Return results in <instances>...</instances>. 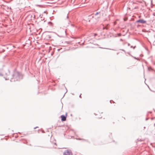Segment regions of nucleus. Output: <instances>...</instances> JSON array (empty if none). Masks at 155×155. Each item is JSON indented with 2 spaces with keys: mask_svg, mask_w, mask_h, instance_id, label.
Returning <instances> with one entry per match:
<instances>
[{
  "mask_svg": "<svg viewBox=\"0 0 155 155\" xmlns=\"http://www.w3.org/2000/svg\"><path fill=\"white\" fill-rule=\"evenodd\" d=\"M127 45L128 46H130V44L129 43H128Z\"/></svg>",
  "mask_w": 155,
  "mask_h": 155,
  "instance_id": "nucleus-18",
  "label": "nucleus"
},
{
  "mask_svg": "<svg viewBox=\"0 0 155 155\" xmlns=\"http://www.w3.org/2000/svg\"><path fill=\"white\" fill-rule=\"evenodd\" d=\"M148 69L150 71V70H152V69L151 68H148Z\"/></svg>",
  "mask_w": 155,
  "mask_h": 155,
  "instance_id": "nucleus-11",
  "label": "nucleus"
},
{
  "mask_svg": "<svg viewBox=\"0 0 155 155\" xmlns=\"http://www.w3.org/2000/svg\"><path fill=\"white\" fill-rule=\"evenodd\" d=\"M111 101H110V103H111Z\"/></svg>",
  "mask_w": 155,
  "mask_h": 155,
  "instance_id": "nucleus-34",
  "label": "nucleus"
},
{
  "mask_svg": "<svg viewBox=\"0 0 155 155\" xmlns=\"http://www.w3.org/2000/svg\"><path fill=\"white\" fill-rule=\"evenodd\" d=\"M48 37L49 38H51V36L49 35H48Z\"/></svg>",
  "mask_w": 155,
  "mask_h": 155,
  "instance_id": "nucleus-17",
  "label": "nucleus"
},
{
  "mask_svg": "<svg viewBox=\"0 0 155 155\" xmlns=\"http://www.w3.org/2000/svg\"><path fill=\"white\" fill-rule=\"evenodd\" d=\"M38 127H34V129H35L36 128H38Z\"/></svg>",
  "mask_w": 155,
  "mask_h": 155,
  "instance_id": "nucleus-15",
  "label": "nucleus"
},
{
  "mask_svg": "<svg viewBox=\"0 0 155 155\" xmlns=\"http://www.w3.org/2000/svg\"><path fill=\"white\" fill-rule=\"evenodd\" d=\"M93 18V16H91V15H89L88 16V18H87V20L89 22L90 21V20L92 18Z\"/></svg>",
  "mask_w": 155,
  "mask_h": 155,
  "instance_id": "nucleus-5",
  "label": "nucleus"
},
{
  "mask_svg": "<svg viewBox=\"0 0 155 155\" xmlns=\"http://www.w3.org/2000/svg\"><path fill=\"white\" fill-rule=\"evenodd\" d=\"M134 58L135 59H137V58H136L135 57H134Z\"/></svg>",
  "mask_w": 155,
  "mask_h": 155,
  "instance_id": "nucleus-22",
  "label": "nucleus"
},
{
  "mask_svg": "<svg viewBox=\"0 0 155 155\" xmlns=\"http://www.w3.org/2000/svg\"><path fill=\"white\" fill-rule=\"evenodd\" d=\"M105 28H106V30H107L108 29V28H107V27H106V28H103V29H104Z\"/></svg>",
  "mask_w": 155,
  "mask_h": 155,
  "instance_id": "nucleus-14",
  "label": "nucleus"
},
{
  "mask_svg": "<svg viewBox=\"0 0 155 155\" xmlns=\"http://www.w3.org/2000/svg\"><path fill=\"white\" fill-rule=\"evenodd\" d=\"M72 152L70 150H67L64 151L63 153V155H72Z\"/></svg>",
  "mask_w": 155,
  "mask_h": 155,
  "instance_id": "nucleus-2",
  "label": "nucleus"
},
{
  "mask_svg": "<svg viewBox=\"0 0 155 155\" xmlns=\"http://www.w3.org/2000/svg\"><path fill=\"white\" fill-rule=\"evenodd\" d=\"M36 6L37 7H39L40 8H42L43 7L42 5H36Z\"/></svg>",
  "mask_w": 155,
  "mask_h": 155,
  "instance_id": "nucleus-7",
  "label": "nucleus"
},
{
  "mask_svg": "<svg viewBox=\"0 0 155 155\" xmlns=\"http://www.w3.org/2000/svg\"><path fill=\"white\" fill-rule=\"evenodd\" d=\"M49 23H51V24H52V23L51 22H49Z\"/></svg>",
  "mask_w": 155,
  "mask_h": 155,
  "instance_id": "nucleus-27",
  "label": "nucleus"
},
{
  "mask_svg": "<svg viewBox=\"0 0 155 155\" xmlns=\"http://www.w3.org/2000/svg\"><path fill=\"white\" fill-rule=\"evenodd\" d=\"M135 47H136V46H135L134 47H133L132 46H131L130 47V48H133L134 49Z\"/></svg>",
  "mask_w": 155,
  "mask_h": 155,
  "instance_id": "nucleus-12",
  "label": "nucleus"
},
{
  "mask_svg": "<svg viewBox=\"0 0 155 155\" xmlns=\"http://www.w3.org/2000/svg\"><path fill=\"white\" fill-rule=\"evenodd\" d=\"M151 38L153 41H155V36L154 35H153L151 37Z\"/></svg>",
  "mask_w": 155,
  "mask_h": 155,
  "instance_id": "nucleus-6",
  "label": "nucleus"
},
{
  "mask_svg": "<svg viewBox=\"0 0 155 155\" xmlns=\"http://www.w3.org/2000/svg\"><path fill=\"white\" fill-rule=\"evenodd\" d=\"M100 18V16H99V17H98V18Z\"/></svg>",
  "mask_w": 155,
  "mask_h": 155,
  "instance_id": "nucleus-32",
  "label": "nucleus"
},
{
  "mask_svg": "<svg viewBox=\"0 0 155 155\" xmlns=\"http://www.w3.org/2000/svg\"><path fill=\"white\" fill-rule=\"evenodd\" d=\"M64 32H65L66 33V31H64Z\"/></svg>",
  "mask_w": 155,
  "mask_h": 155,
  "instance_id": "nucleus-29",
  "label": "nucleus"
},
{
  "mask_svg": "<svg viewBox=\"0 0 155 155\" xmlns=\"http://www.w3.org/2000/svg\"><path fill=\"white\" fill-rule=\"evenodd\" d=\"M145 127H144V129H145Z\"/></svg>",
  "mask_w": 155,
  "mask_h": 155,
  "instance_id": "nucleus-31",
  "label": "nucleus"
},
{
  "mask_svg": "<svg viewBox=\"0 0 155 155\" xmlns=\"http://www.w3.org/2000/svg\"><path fill=\"white\" fill-rule=\"evenodd\" d=\"M154 126H155V123L154 124Z\"/></svg>",
  "mask_w": 155,
  "mask_h": 155,
  "instance_id": "nucleus-33",
  "label": "nucleus"
},
{
  "mask_svg": "<svg viewBox=\"0 0 155 155\" xmlns=\"http://www.w3.org/2000/svg\"><path fill=\"white\" fill-rule=\"evenodd\" d=\"M127 53H128V54L130 55V53H129V52H127Z\"/></svg>",
  "mask_w": 155,
  "mask_h": 155,
  "instance_id": "nucleus-26",
  "label": "nucleus"
},
{
  "mask_svg": "<svg viewBox=\"0 0 155 155\" xmlns=\"http://www.w3.org/2000/svg\"><path fill=\"white\" fill-rule=\"evenodd\" d=\"M104 48V49H107V48Z\"/></svg>",
  "mask_w": 155,
  "mask_h": 155,
  "instance_id": "nucleus-24",
  "label": "nucleus"
},
{
  "mask_svg": "<svg viewBox=\"0 0 155 155\" xmlns=\"http://www.w3.org/2000/svg\"><path fill=\"white\" fill-rule=\"evenodd\" d=\"M117 35L118 36H120L121 35V33H118L117 34Z\"/></svg>",
  "mask_w": 155,
  "mask_h": 155,
  "instance_id": "nucleus-9",
  "label": "nucleus"
},
{
  "mask_svg": "<svg viewBox=\"0 0 155 155\" xmlns=\"http://www.w3.org/2000/svg\"><path fill=\"white\" fill-rule=\"evenodd\" d=\"M120 50L122 51H124L125 52V51L124 49H120Z\"/></svg>",
  "mask_w": 155,
  "mask_h": 155,
  "instance_id": "nucleus-13",
  "label": "nucleus"
},
{
  "mask_svg": "<svg viewBox=\"0 0 155 155\" xmlns=\"http://www.w3.org/2000/svg\"><path fill=\"white\" fill-rule=\"evenodd\" d=\"M78 140H83V141H86V140H85V139H84L78 138Z\"/></svg>",
  "mask_w": 155,
  "mask_h": 155,
  "instance_id": "nucleus-8",
  "label": "nucleus"
},
{
  "mask_svg": "<svg viewBox=\"0 0 155 155\" xmlns=\"http://www.w3.org/2000/svg\"><path fill=\"white\" fill-rule=\"evenodd\" d=\"M67 114H66V115L64 116L63 115H62L61 116V120L62 121H64L66 120L67 116Z\"/></svg>",
  "mask_w": 155,
  "mask_h": 155,
  "instance_id": "nucleus-4",
  "label": "nucleus"
},
{
  "mask_svg": "<svg viewBox=\"0 0 155 155\" xmlns=\"http://www.w3.org/2000/svg\"><path fill=\"white\" fill-rule=\"evenodd\" d=\"M100 12H96L95 14V15H98L99 14V13H100Z\"/></svg>",
  "mask_w": 155,
  "mask_h": 155,
  "instance_id": "nucleus-10",
  "label": "nucleus"
},
{
  "mask_svg": "<svg viewBox=\"0 0 155 155\" xmlns=\"http://www.w3.org/2000/svg\"><path fill=\"white\" fill-rule=\"evenodd\" d=\"M120 41H123V40L122 39H120Z\"/></svg>",
  "mask_w": 155,
  "mask_h": 155,
  "instance_id": "nucleus-19",
  "label": "nucleus"
},
{
  "mask_svg": "<svg viewBox=\"0 0 155 155\" xmlns=\"http://www.w3.org/2000/svg\"><path fill=\"white\" fill-rule=\"evenodd\" d=\"M49 33L48 32H47L45 33V34H49Z\"/></svg>",
  "mask_w": 155,
  "mask_h": 155,
  "instance_id": "nucleus-20",
  "label": "nucleus"
},
{
  "mask_svg": "<svg viewBox=\"0 0 155 155\" xmlns=\"http://www.w3.org/2000/svg\"><path fill=\"white\" fill-rule=\"evenodd\" d=\"M68 18V15H67V18Z\"/></svg>",
  "mask_w": 155,
  "mask_h": 155,
  "instance_id": "nucleus-23",
  "label": "nucleus"
},
{
  "mask_svg": "<svg viewBox=\"0 0 155 155\" xmlns=\"http://www.w3.org/2000/svg\"><path fill=\"white\" fill-rule=\"evenodd\" d=\"M3 74H1L0 73V76H3Z\"/></svg>",
  "mask_w": 155,
  "mask_h": 155,
  "instance_id": "nucleus-21",
  "label": "nucleus"
},
{
  "mask_svg": "<svg viewBox=\"0 0 155 155\" xmlns=\"http://www.w3.org/2000/svg\"><path fill=\"white\" fill-rule=\"evenodd\" d=\"M22 77L20 73L16 71H14L12 75L9 74L8 76V77H5V80H6L10 79L11 82L19 81L22 79Z\"/></svg>",
  "mask_w": 155,
  "mask_h": 155,
  "instance_id": "nucleus-1",
  "label": "nucleus"
},
{
  "mask_svg": "<svg viewBox=\"0 0 155 155\" xmlns=\"http://www.w3.org/2000/svg\"><path fill=\"white\" fill-rule=\"evenodd\" d=\"M148 118H146V120H148Z\"/></svg>",
  "mask_w": 155,
  "mask_h": 155,
  "instance_id": "nucleus-28",
  "label": "nucleus"
},
{
  "mask_svg": "<svg viewBox=\"0 0 155 155\" xmlns=\"http://www.w3.org/2000/svg\"><path fill=\"white\" fill-rule=\"evenodd\" d=\"M136 22L142 24H145L146 23V21L144 20L143 19H141L137 20L136 21Z\"/></svg>",
  "mask_w": 155,
  "mask_h": 155,
  "instance_id": "nucleus-3",
  "label": "nucleus"
},
{
  "mask_svg": "<svg viewBox=\"0 0 155 155\" xmlns=\"http://www.w3.org/2000/svg\"><path fill=\"white\" fill-rule=\"evenodd\" d=\"M152 2H153L152 0H150V2H151V4H152Z\"/></svg>",
  "mask_w": 155,
  "mask_h": 155,
  "instance_id": "nucleus-16",
  "label": "nucleus"
},
{
  "mask_svg": "<svg viewBox=\"0 0 155 155\" xmlns=\"http://www.w3.org/2000/svg\"><path fill=\"white\" fill-rule=\"evenodd\" d=\"M42 133H44V131H42Z\"/></svg>",
  "mask_w": 155,
  "mask_h": 155,
  "instance_id": "nucleus-30",
  "label": "nucleus"
},
{
  "mask_svg": "<svg viewBox=\"0 0 155 155\" xmlns=\"http://www.w3.org/2000/svg\"><path fill=\"white\" fill-rule=\"evenodd\" d=\"M81 94L79 96V97H81Z\"/></svg>",
  "mask_w": 155,
  "mask_h": 155,
  "instance_id": "nucleus-25",
  "label": "nucleus"
}]
</instances>
